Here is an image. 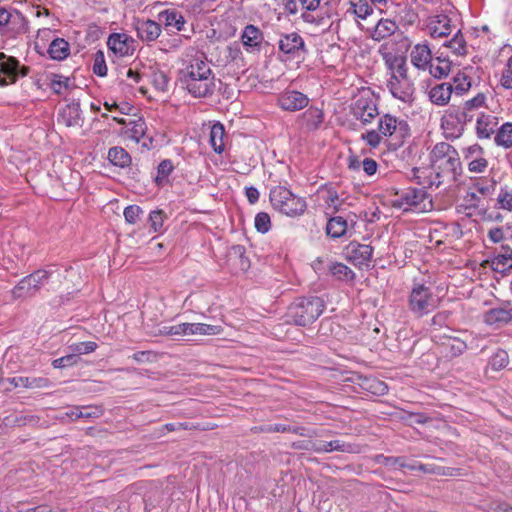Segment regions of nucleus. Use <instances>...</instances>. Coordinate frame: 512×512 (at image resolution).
Segmentation results:
<instances>
[{
	"instance_id": "1",
	"label": "nucleus",
	"mask_w": 512,
	"mask_h": 512,
	"mask_svg": "<svg viewBox=\"0 0 512 512\" xmlns=\"http://www.w3.org/2000/svg\"><path fill=\"white\" fill-rule=\"evenodd\" d=\"M394 21L386 19V33L389 32V40L386 41V88L392 98L398 101V109L405 111L413 103L414 87L407 75V52L411 41L402 32H396Z\"/></svg>"
},
{
	"instance_id": "2",
	"label": "nucleus",
	"mask_w": 512,
	"mask_h": 512,
	"mask_svg": "<svg viewBox=\"0 0 512 512\" xmlns=\"http://www.w3.org/2000/svg\"><path fill=\"white\" fill-rule=\"evenodd\" d=\"M430 165L413 167L405 175L424 188H438L457 181L462 172L458 151L449 143L439 142L429 154Z\"/></svg>"
},
{
	"instance_id": "3",
	"label": "nucleus",
	"mask_w": 512,
	"mask_h": 512,
	"mask_svg": "<svg viewBox=\"0 0 512 512\" xmlns=\"http://www.w3.org/2000/svg\"><path fill=\"white\" fill-rule=\"evenodd\" d=\"M178 80L194 98L210 97L216 90V78L208 64L202 57H195L178 72Z\"/></svg>"
},
{
	"instance_id": "4",
	"label": "nucleus",
	"mask_w": 512,
	"mask_h": 512,
	"mask_svg": "<svg viewBox=\"0 0 512 512\" xmlns=\"http://www.w3.org/2000/svg\"><path fill=\"white\" fill-rule=\"evenodd\" d=\"M409 136L410 127L407 121L386 113V154L395 152L399 163L392 167L403 173L409 169L407 163L411 157L410 147H405Z\"/></svg>"
},
{
	"instance_id": "5",
	"label": "nucleus",
	"mask_w": 512,
	"mask_h": 512,
	"mask_svg": "<svg viewBox=\"0 0 512 512\" xmlns=\"http://www.w3.org/2000/svg\"><path fill=\"white\" fill-rule=\"evenodd\" d=\"M269 199L275 210L289 217L300 216L307 208L306 201L285 186L273 187Z\"/></svg>"
},
{
	"instance_id": "6",
	"label": "nucleus",
	"mask_w": 512,
	"mask_h": 512,
	"mask_svg": "<svg viewBox=\"0 0 512 512\" xmlns=\"http://www.w3.org/2000/svg\"><path fill=\"white\" fill-rule=\"evenodd\" d=\"M324 308V301L320 297H302L289 306L288 313L295 324L306 326L313 323L323 313Z\"/></svg>"
},
{
	"instance_id": "7",
	"label": "nucleus",
	"mask_w": 512,
	"mask_h": 512,
	"mask_svg": "<svg viewBox=\"0 0 512 512\" xmlns=\"http://www.w3.org/2000/svg\"><path fill=\"white\" fill-rule=\"evenodd\" d=\"M473 115L460 107L450 106L441 117L440 127L446 139H458L464 132L465 125L472 121Z\"/></svg>"
},
{
	"instance_id": "8",
	"label": "nucleus",
	"mask_w": 512,
	"mask_h": 512,
	"mask_svg": "<svg viewBox=\"0 0 512 512\" xmlns=\"http://www.w3.org/2000/svg\"><path fill=\"white\" fill-rule=\"evenodd\" d=\"M28 31V21L16 9L0 6V35L6 39H16Z\"/></svg>"
},
{
	"instance_id": "9",
	"label": "nucleus",
	"mask_w": 512,
	"mask_h": 512,
	"mask_svg": "<svg viewBox=\"0 0 512 512\" xmlns=\"http://www.w3.org/2000/svg\"><path fill=\"white\" fill-rule=\"evenodd\" d=\"M407 188L401 191H396L389 194V199L386 198V204L389 203L392 207L407 211L411 207H418L427 198L425 188Z\"/></svg>"
},
{
	"instance_id": "10",
	"label": "nucleus",
	"mask_w": 512,
	"mask_h": 512,
	"mask_svg": "<svg viewBox=\"0 0 512 512\" xmlns=\"http://www.w3.org/2000/svg\"><path fill=\"white\" fill-rule=\"evenodd\" d=\"M49 273L45 270H38L24 277L13 288L12 295L15 299L27 298L36 294L44 282L48 279Z\"/></svg>"
},
{
	"instance_id": "11",
	"label": "nucleus",
	"mask_w": 512,
	"mask_h": 512,
	"mask_svg": "<svg viewBox=\"0 0 512 512\" xmlns=\"http://www.w3.org/2000/svg\"><path fill=\"white\" fill-rule=\"evenodd\" d=\"M278 45L287 60L303 58L306 52L304 40L296 32L281 35Z\"/></svg>"
},
{
	"instance_id": "12",
	"label": "nucleus",
	"mask_w": 512,
	"mask_h": 512,
	"mask_svg": "<svg viewBox=\"0 0 512 512\" xmlns=\"http://www.w3.org/2000/svg\"><path fill=\"white\" fill-rule=\"evenodd\" d=\"M436 299L424 285L416 286L410 296L411 309L422 314H427L436 307Z\"/></svg>"
},
{
	"instance_id": "13",
	"label": "nucleus",
	"mask_w": 512,
	"mask_h": 512,
	"mask_svg": "<svg viewBox=\"0 0 512 512\" xmlns=\"http://www.w3.org/2000/svg\"><path fill=\"white\" fill-rule=\"evenodd\" d=\"M453 28V19L447 13H437L427 19V33L434 39L449 36Z\"/></svg>"
},
{
	"instance_id": "14",
	"label": "nucleus",
	"mask_w": 512,
	"mask_h": 512,
	"mask_svg": "<svg viewBox=\"0 0 512 512\" xmlns=\"http://www.w3.org/2000/svg\"><path fill=\"white\" fill-rule=\"evenodd\" d=\"M424 93L433 105L439 107L447 106L453 94L450 82H430Z\"/></svg>"
},
{
	"instance_id": "15",
	"label": "nucleus",
	"mask_w": 512,
	"mask_h": 512,
	"mask_svg": "<svg viewBox=\"0 0 512 512\" xmlns=\"http://www.w3.org/2000/svg\"><path fill=\"white\" fill-rule=\"evenodd\" d=\"M483 321L496 329L512 324V305L505 304L489 309L484 313Z\"/></svg>"
},
{
	"instance_id": "16",
	"label": "nucleus",
	"mask_w": 512,
	"mask_h": 512,
	"mask_svg": "<svg viewBox=\"0 0 512 512\" xmlns=\"http://www.w3.org/2000/svg\"><path fill=\"white\" fill-rule=\"evenodd\" d=\"M463 157L467 162L468 170L473 173H483L488 167L483 148L478 144L463 149Z\"/></svg>"
},
{
	"instance_id": "17",
	"label": "nucleus",
	"mask_w": 512,
	"mask_h": 512,
	"mask_svg": "<svg viewBox=\"0 0 512 512\" xmlns=\"http://www.w3.org/2000/svg\"><path fill=\"white\" fill-rule=\"evenodd\" d=\"M19 61L0 53V86H7L17 81L20 75Z\"/></svg>"
},
{
	"instance_id": "18",
	"label": "nucleus",
	"mask_w": 512,
	"mask_h": 512,
	"mask_svg": "<svg viewBox=\"0 0 512 512\" xmlns=\"http://www.w3.org/2000/svg\"><path fill=\"white\" fill-rule=\"evenodd\" d=\"M132 26L137 33V37L146 43L154 42L161 34V25L150 19L135 18Z\"/></svg>"
},
{
	"instance_id": "19",
	"label": "nucleus",
	"mask_w": 512,
	"mask_h": 512,
	"mask_svg": "<svg viewBox=\"0 0 512 512\" xmlns=\"http://www.w3.org/2000/svg\"><path fill=\"white\" fill-rule=\"evenodd\" d=\"M107 45L119 57L130 56L134 52V40L125 33H113L109 36Z\"/></svg>"
},
{
	"instance_id": "20",
	"label": "nucleus",
	"mask_w": 512,
	"mask_h": 512,
	"mask_svg": "<svg viewBox=\"0 0 512 512\" xmlns=\"http://www.w3.org/2000/svg\"><path fill=\"white\" fill-rule=\"evenodd\" d=\"M309 103L308 97L295 90H287L278 97V105L285 111H297L305 108Z\"/></svg>"
},
{
	"instance_id": "21",
	"label": "nucleus",
	"mask_w": 512,
	"mask_h": 512,
	"mask_svg": "<svg viewBox=\"0 0 512 512\" xmlns=\"http://www.w3.org/2000/svg\"><path fill=\"white\" fill-rule=\"evenodd\" d=\"M352 114L363 123H369L378 115V109L372 99L360 96L352 106Z\"/></svg>"
},
{
	"instance_id": "22",
	"label": "nucleus",
	"mask_w": 512,
	"mask_h": 512,
	"mask_svg": "<svg viewBox=\"0 0 512 512\" xmlns=\"http://www.w3.org/2000/svg\"><path fill=\"white\" fill-rule=\"evenodd\" d=\"M432 59L431 49L426 42L418 43L413 46L410 53V60L413 67L418 71L426 72Z\"/></svg>"
},
{
	"instance_id": "23",
	"label": "nucleus",
	"mask_w": 512,
	"mask_h": 512,
	"mask_svg": "<svg viewBox=\"0 0 512 512\" xmlns=\"http://www.w3.org/2000/svg\"><path fill=\"white\" fill-rule=\"evenodd\" d=\"M299 2L302 5V8L306 10V12L302 14V18L306 22L316 23V25L322 26L323 30L330 29L332 21L329 15L315 16L311 13L319 7L320 0H299Z\"/></svg>"
},
{
	"instance_id": "24",
	"label": "nucleus",
	"mask_w": 512,
	"mask_h": 512,
	"mask_svg": "<svg viewBox=\"0 0 512 512\" xmlns=\"http://www.w3.org/2000/svg\"><path fill=\"white\" fill-rule=\"evenodd\" d=\"M241 40L247 52H254L260 50L264 36L257 26L250 24L243 29Z\"/></svg>"
},
{
	"instance_id": "25",
	"label": "nucleus",
	"mask_w": 512,
	"mask_h": 512,
	"mask_svg": "<svg viewBox=\"0 0 512 512\" xmlns=\"http://www.w3.org/2000/svg\"><path fill=\"white\" fill-rule=\"evenodd\" d=\"M114 120L124 125V134L136 142H139L146 133V124L142 118L131 119L114 117Z\"/></svg>"
},
{
	"instance_id": "26",
	"label": "nucleus",
	"mask_w": 512,
	"mask_h": 512,
	"mask_svg": "<svg viewBox=\"0 0 512 512\" xmlns=\"http://www.w3.org/2000/svg\"><path fill=\"white\" fill-rule=\"evenodd\" d=\"M471 66H466L459 70L453 77L451 83L452 93L456 96H463L472 87Z\"/></svg>"
},
{
	"instance_id": "27",
	"label": "nucleus",
	"mask_w": 512,
	"mask_h": 512,
	"mask_svg": "<svg viewBox=\"0 0 512 512\" xmlns=\"http://www.w3.org/2000/svg\"><path fill=\"white\" fill-rule=\"evenodd\" d=\"M498 125L497 117L487 114L479 113L476 119V134L478 138L488 139L494 134L495 129Z\"/></svg>"
},
{
	"instance_id": "28",
	"label": "nucleus",
	"mask_w": 512,
	"mask_h": 512,
	"mask_svg": "<svg viewBox=\"0 0 512 512\" xmlns=\"http://www.w3.org/2000/svg\"><path fill=\"white\" fill-rule=\"evenodd\" d=\"M159 20L164 23L168 31H182L184 29V17L175 9H167L159 13Z\"/></svg>"
},
{
	"instance_id": "29",
	"label": "nucleus",
	"mask_w": 512,
	"mask_h": 512,
	"mask_svg": "<svg viewBox=\"0 0 512 512\" xmlns=\"http://www.w3.org/2000/svg\"><path fill=\"white\" fill-rule=\"evenodd\" d=\"M59 121L68 127L80 126L82 119L79 104L73 103L62 108L59 112Z\"/></svg>"
},
{
	"instance_id": "30",
	"label": "nucleus",
	"mask_w": 512,
	"mask_h": 512,
	"mask_svg": "<svg viewBox=\"0 0 512 512\" xmlns=\"http://www.w3.org/2000/svg\"><path fill=\"white\" fill-rule=\"evenodd\" d=\"M451 71V61L445 57L437 56L432 59L427 71L434 79L446 78Z\"/></svg>"
},
{
	"instance_id": "31",
	"label": "nucleus",
	"mask_w": 512,
	"mask_h": 512,
	"mask_svg": "<svg viewBox=\"0 0 512 512\" xmlns=\"http://www.w3.org/2000/svg\"><path fill=\"white\" fill-rule=\"evenodd\" d=\"M223 332L220 325L205 323H184V335H219Z\"/></svg>"
},
{
	"instance_id": "32",
	"label": "nucleus",
	"mask_w": 512,
	"mask_h": 512,
	"mask_svg": "<svg viewBox=\"0 0 512 512\" xmlns=\"http://www.w3.org/2000/svg\"><path fill=\"white\" fill-rule=\"evenodd\" d=\"M332 451H340V452H354V447L350 443H345L341 440H332L329 442L319 441L315 442V452L316 453H328Z\"/></svg>"
},
{
	"instance_id": "33",
	"label": "nucleus",
	"mask_w": 512,
	"mask_h": 512,
	"mask_svg": "<svg viewBox=\"0 0 512 512\" xmlns=\"http://www.w3.org/2000/svg\"><path fill=\"white\" fill-rule=\"evenodd\" d=\"M225 129L220 122L214 123L210 129L209 142L214 152L221 154L225 148Z\"/></svg>"
},
{
	"instance_id": "34",
	"label": "nucleus",
	"mask_w": 512,
	"mask_h": 512,
	"mask_svg": "<svg viewBox=\"0 0 512 512\" xmlns=\"http://www.w3.org/2000/svg\"><path fill=\"white\" fill-rule=\"evenodd\" d=\"M48 54L53 60L62 61L70 54V45L63 38H55L49 45Z\"/></svg>"
},
{
	"instance_id": "35",
	"label": "nucleus",
	"mask_w": 512,
	"mask_h": 512,
	"mask_svg": "<svg viewBox=\"0 0 512 512\" xmlns=\"http://www.w3.org/2000/svg\"><path fill=\"white\" fill-rule=\"evenodd\" d=\"M320 199L323 201L324 209L326 214L335 213L339 207L342 205V202L335 190L326 189L320 192Z\"/></svg>"
},
{
	"instance_id": "36",
	"label": "nucleus",
	"mask_w": 512,
	"mask_h": 512,
	"mask_svg": "<svg viewBox=\"0 0 512 512\" xmlns=\"http://www.w3.org/2000/svg\"><path fill=\"white\" fill-rule=\"evenodd\" d=\"M11 383L15 387H23V388H46L49 386L50 382L47 378L43 377H13Z\"/></svg>"
},
{
	"instance_id": "37",
	"label": "nucleus",
	"mask_w": 512,
	"mask_h": 512,
	"mask_svg": "<svg viewBox=\"0 0 512 512\" xmlns=\"http://www.w3.org/2000/svg\"><path fill=\"white\" fill-rule=\"evenodd\" d=\"M302 118L308 129L315 130L322 124L324 113L317 107H310L303 113Z\"/></svg>"
},
{
	"instance_id": "38",
	"label": "nucleus",
	"mask_w": 512,
	"mask_h": 512,
	"mask_svg": "<svg viewBox=\"0 0 512 512\" xmlns=\"http://www.w3.org/2000/svg\"><path fill=\"white\" fill-rule=\"evenodd\" d=\"M489 265L494 271L504 274L507 270L512 268V258H488L479 264V272L481 269Z\"/></svg>"
},
{
	"instance_id": "39",
	"label": "nucleus",
	"mask_w": 512,
	"mask_h": 512,
	"mask_svg": "<svg viewBox=\"0 0 512 512\" xmlns=\"http://www.w3.org/2000/svg\"><path fill=\"white\" fill-rule=\"evenodd\" d=\"M494 141L497 146L512 148V122H506L497 130Z\"/></svg>"
},
{
	"instance_id": "40",
	"label": "nucleus",
	"mask_w": 512,
	"mask_h": 512,
	"mask_svg": "<svg viewBox=\"0 0 512 512\" xmlns=\"http://www.w3.org/2000/svg\"><path fill=\"white\" fill-rule=\"evenodd\" d=\"M48 79L50 89L58 95L64 94L72 86L70 78L63 75L51 74Z\"/></svg>"
},
{
	"instance_id": "41",
	"label": "nucleus",
	"mask_w": 512,
	"mask_h": 512,
	"mask_svg": "<svg viewBox=\"0 0 512 512\" xmlns=\"http://www.w3.org/2000/svg\"><path fill=\"white\" fill-rule=\"evenodd\" d=\"M109 161L118 167H126L131 162L130 155L121 147H112L108 151Z\"/></svg>"
},
{
	"instance_id": "42",
	"label": "nucleus",
	"mask_w": 512,
	"mask_h": 512,
	"mask_svg": "<svg viewBox=\"0 0 512 512\" xmlns=\"http://www.w3.org/2000/svg\"><path fill=\"white\" fill-rule=\"evenodd\" d=\"M444 46L449 48L451 52L456 56H462L466 54L467 46L466 41L460 30H458L453 38L446 41Z\"/></svg>"
},
{
	"instance_id": "43",
	"label": "nucleus",
	"mask_w": 512,
	"mask_h": 512,
	"mask_svg": "<svg viewBox=\"0 0 512 512\" xmlns=\"http://www.w3.org/2000/svg\"><path fill=\"white\" fill-rule=\"evenodd\" d=\"M326 230L327 234L334 238L341 237L347 230V222L340 216L333 217L328 221Z\"/></svg>"
},
{
	"instance_id": "44",
	"label": "nucleus",
	"mask_w": 512,
	"mask_h": 512,
	"mask_svg": "<svg viewBox=\"0 0 512 512\" xmlns=\"http://www.w3.org/2000/svg\"><path fill=\"white\" fill-rule=\"evenodd\" d=\"M167 218L163 210H153L149 214L148 222L150 224V231L153 233H162L164 221Z\"/></svg>"
},
{
	"instance_id": "45",
	"label": "nucleus",
	"mask_w": 512,
	"mask_h": 512,
	"mask_svg": "<svg viewBox=\"0 0 512 512\" xmlns=\"http://www.w3.org/2000/svg\"><path fill=\"white\" fill-rule=\"evenodd\" d=\"M174 170V166L171 160L165 159L161 161L157 168V175L155 177V181L158 186H162L168 181V176Z\"/></svg>"
},
{
	"instance_id": "46",
	"label": "nucleus",
	"mask_w": 512,
	"mask_h": 512,
	"mask_svg": "<svg viewBox=\"0 0 512 512\" xmlns=\"http://www.w3.org/2000/svg\"><path fill=\"white\" fill-rule=\"evenodd\" d=\"M402 468H409L411 470L419 469L423 470L424 472H428L429 470L426 468L425 465L419 464L416 465H407L405 463V460L403 458L399 457H386V470H397Z\"/></svg>"
},
{
	"instance_id": "47",
	"label": "nucleus",
	"mask_w": 512,
	"mask_h": 512,
	"mask_svg": "<svg viewBox=\"0 0 512 512\" xmlns=\"http://www.w3.org/2000/svg\"><path fill=\"white\" fill-rule=\"evenodd\" d=\"M331 274L338 280L352 281L355 277L354 272L342 263H335L330 267Z\"/></svg>"
},
{
	"instance_id": "48",
	"label": "nucleus",
	"mask_w": 512,
	"mask_h": 512,
	"mask_svg": "<svg viewBox=\"0 0 512 512\" xmlns=\"http://www.w3.org/2000/svg\"><path fill=\"white\" fill-rule=\"evenodd\" d=\"M227 266L232 274L245 273L251 266L249 258H227Z\"/></svg>"
},
{
	"instance_id": "49",
	"label": "nucleus",
	"mask_w": 512,
	"mask_h": 512,
	"mask_svg": "<svg viewBox=\"0 0 512 512\" xmlns=\"http://www.w3.org/2000/svg\"><path fill=\"white\" fill-rule=\"evenodd\" d=\"M490 366L492 370L499 371L505 368L509 363V355L503 349H498L490 358Z\"/></svg>"
},
{
	"instance_id": "50",
	"label": "nucleus",
	"mask_w": 512,
	"mask_h": 512,
	"mask_svg": "<svg viewBox=\"0 0 512 512\" xmlns=\"http://www.w3.org/2000/svg\"><path fill=\"white\" fill-rule=\"evenodd\" d=\"M351 9L354 14L362 19H365L371 14L372 8L367 0H350Z\"/></svg>"
},
{
	"instance_id": "51",
	"label": "nucleus",
	"mask_w": 512,
	"mask_h": 512,
	"mask_svg": "<svg viewBox=\"0 0 512 512\" xmlns=\"http://www.w3.org/2000/svg\"><path fill=\"white\" fill-rule=\"evenodd\" d=\"M254 225L258 232L262 234L267 233L271 228V219L269 214L266 212H259L256 214Z\"/></svg>"
},
{
	"instance_id": "52",
	"label": "nucleus",
	"mask_w": 512,
	"mask_h": 512,
	"mask_svg": "<svg viewBox=\"0 0 512 512\" xmlns=\"http://www.w3.org/2000/svg\"><path fill=\"white\" fill-rule=\"evenodd\" d=\"M107 65L105 62L104 53L102 51H97L94 55L93 61V72L99 77H104L107 75Z\"/></svg>"
},
{
	"instance_id": "53",
	"label": "nucleus",
	"mask_w": 512,
	"mask_h": 512,
	"mask_svg": "<svg viewBox=\"0 0 512 512\" xmlns=\"http://www.w3.org/2000/svg\"><path fill=\"white\" fill-rule=\"evenodd\" d=\"M80 360V357L77 354H68L63 357L54 359L52 361V366L54 368H66L76 365Z\"/></svg>"
},
{
	"instance_id": "54",
	"label": "nucleus",
	"mask_w": 512,
	"mask_h": 512,
	"mask_svg": "<svg viewBox=\"0 0 512 512\" xmlns=\"http://www.w3.org/2000/svg\"><path fill=\"white\" fill-rule=\"evenodd\" d=\"M143 214V210L138 205H129L124 209L123 215L125 221L128 224H135L140 216Z\"/></svg>"
},
{
	"instance_id": "55",
	"label": "nucleus",
	"mask_w": 512,
	"mask_h": 512,
	"mask_svg": "<svg viewBox=\"0 0 512 512\" xmlns=\"http://www.w3.org/2000/svg\"><path fill=\"white\" fill-rule=\"evenodd\" d=\"M498 203L500 208L512 210V189L508 187L502 188L498 194Z\"/></svg>"
},
{
	"instance_id": "56",
	"label": "nucleus",
	"mask_w": 512,
	"mask_h": 512,
	"mask_svg": "<svg viewBox=\"0 0 512 512\" xmlns=\"http://www.w3.org/2000/svg\"><path fill=\"white\" fill-rule=\"evenodd\" d=\"M486 96L483 93H478L475 97L470 100H467L464 104V107L461 110H466L469 114L473 109H478L480 107L485 106Z\"/></svg>"
},
{
	"instance_id": "57",
	"label": "nucleus",
	"mask_w": 512,
	"mask_h": 512,
	"mask_svg": "<svg viewBox=\"0 0 512 512\" xmlns=\"http://www.w3.org/2000/svg\"><path fill=\"white\" fill-rule=\"evenodd\" d=\"M96 348H97V344L92 341L80 342V343H77V344H74L71 346L73 353L77 354L79 357L82 354H89V353L95 351Z\"/></svg>"
},
{
	"instance_id": "58",
	"label": "nucleus",
	"mask_w": 512,
	"mask_h": 512,
	"mask_svg": "<svg viewBox=\"0 0 512 512\" xmlns=\"http://www.w3.org/2000/svg\"><path fill=\"white\" fill-rule=\"evenodd\" d=\"M501 85L505 89H512V58L508 60L502 73Z\"/></svg>"
},
{
	"instance_id": "59",
	"label": "nucleus",
	"mask_w": 512,
	"mask_h": 512,
	"mask_svg": "<svg viewBox=\"0 0 512 512\" xmlns=\"http://www.w3.org/2000/svg\"><path fill=\"white\" fill-rule=\"evenodd\" d=\"M154 86L161 91L167 90L169 78L163 71H157L153 73Z\"/></svg>"
},
{
	"instance_id": "60",
	"label": "nucleus",
	"mask_w": 512,
	"mask_h": 512,
	"mask_svg": "<svg viewBox=\"0 0 512 512\" xmlns=\"http://www.w3.org/2000/svg\"><path fill=\"white\" fill-rule=\"evenodd\" d=\"M101 406H82L81 418H98L103 415Z\"/></svg>"
},
{
	"instance_id": "61",
	"label": "nucleus",
	"mask_w": 512,
	"mask_h": 512,
	"mask_svg": "<svg viewBox=\"0 0 512 512\" xmlns=\"http://www.w3.org/2000/svg\"><path fill=\"white\" fill-rule=\"evenodd\" d=\"M160 333L172 336L184 335V323L173 326H163L162 329L160 330Z\"/></svg>"
},
{
	"instance_id": "62",
	"label": "nucleus",
	"mask_w": 512,
	"mask_h": 512,
	"mask_svg": "<svg viewBox=\"0 0 512 512\" xmlns=\"http://www.w3.org/2000/svg\"><path fill=\"white\" fill-rule=\"evenodd\" d=\"M488 238L493 243H500L505 239V232L502 227H493L488 231Z\"/></svg>"
},
{
	"instance_id": "63",
	"label": "nucleus",
	"mask_w": 512,
	"mask_h": 512,
	"mask_svg": "<svg viewBox=\"0 0 512 512\" xmlns=\"http://www.w3.org/2000/svg\"><path fill=\"white\" fill-rule=\"evenodd\" d=\"M39 421H40L39 416L33 415V414L21 415L20 417H17V419H16V422L19 425H27V424L36 425L39 423Z\"/></svg>"
},
{
	"instance_id": "64",
	"label": "nucleus",
	"mask_w": 512,
	"mask_h": 512,
	"mask_svg": "<svg viewBox=\"0 0 512 512\" xmlns=\"http://www.w3.org/2000/svg\"><path fill=\"white\" fill-rule=\"evenodd\" d=\"M289 433H294V434H297V435H300V436H304V437L317 436V434H316V432L314 430H310V429H308L306 427H303V426H291L290 425Z\"/></svg>"
}]
</instances>
